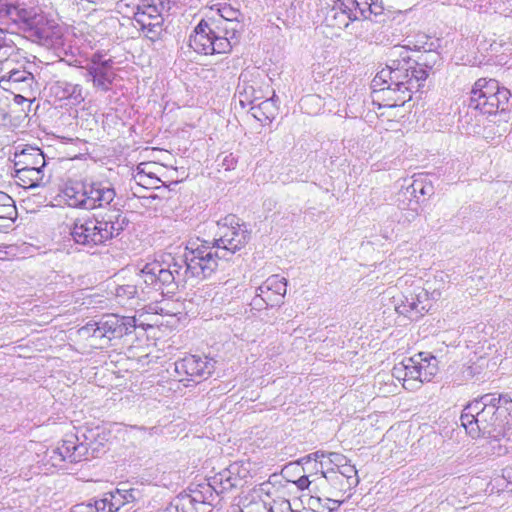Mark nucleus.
<instances>
[{"instance_id":"obj_1","label":"nucleus","mask_w":512,"mask_h":512,"mask_svg":"<svg viewBox=\"0 0 512 512\" xmlns=\"http://www.w3.org/2000/svg\"><path fill=\"white\" fill-rule=\"evenodd\" d=\"M218 230L213 241H189L183 256L170 262L147 263L140 271L142 282L162 295L175 294L190 278L206 279L219 267V261L245 247L250 232L236 215L229 214L217 222Z\"/></svg>"},{"instance_id":"obj_2","label":"nucleus","mask_w":512,"mask_h":512,"mask_svg":"<svg viewBox=\"0 0 512 512\" xmlns=\"http://www.w3.org/2000/svg\"><path fill=\"white\" fill-rule=\"evenodd\" d=\"M407 46H394L388 51L386 66L372 80L374 92H382L389 107L403 106L419 91L428 77L423 64L413 61ZM424 65L431 69L432 66Z\"/></svg>"},{"instance_id":"obj_3","label":"nucleus","mask_w":512,"mask_h":512,"mask_svg":"<svg viewBox=\"0 0 512 512\" xmlns=\"http://www.w3.org/2000/svg\"><path fill=\"white\" fill-rule=\"evenodd\" d=\"M512 400L505 395L485 394L470 402L461 414V423L473 438L499 442L507 436Z\"/></svg>"},{"instance_id":"obj_4","label":"nucleus","mask_w":512,"mask_h":512,"mask_svg":"<svg viewBox=\"0 0 512 512\" xmlns=\"http://www.w3.org/2000/svg\"><path fill=\"white\" fill-rule=\"evenodd\" d=\"M510 97L511 92L500 86L497 80L478 79L472 87L467 112L461 118L466 132L486 139L493 138L496 132L490 117L505 111Z\"/></svg>"},{"instance_id":"obj_5","label":"nucleus","mask_w":512,"mask_h":512,"mask_svg":"<svg viewBox=\"0 0 512 512\" xmlns=\"http://www.w3.org/2000/svg\"><path fill=\"white\" fill-rule=\"evenodd\" d=\"M237 482L230 470L222 471L210 482L199 483L190 487L189 493L176 496L164 512H210L217 496L236 487Z\"/></svg>"},{"instance_id":"obj_6","label":"nucleus","mask_w":512,"mask_h":512,"mask_svg":"<svg viewBox=\"0 0 512 512\" xmlns=\"http://www.w3.org/2000/svg\"><path fill=\"white\" fill-rule=\"evenodd\" d=\"M127 225V218L114 210L101 217L76 219L70 234L76 244L92 248L119 236Z\"/></svg>"},{"instance_id":"obj_7","label":"nucleus","mask_w":512,"mask_h":512,"mask_svg":"<svg viewBox=\"0 0 512 512\" xmlns=\"http://www.w3.org/2000/svg\"><path fill=\"white\" fill-rule=\"evenodd\" d=\"M68 206L85 210L113 208L116 210V191L108 181L84 180L72 182L63 190Z\"/></svg>"},{"instance_id":"obj_8","label":"nucleus","mask_w":512,"mask_h":512,"mask_svg":"<svg viewBox=\"0 0 512 512\" xmlns=\"http://www.w3.org/2000/svg\"><path fill=\"white\" fill-rule=\"evenodd\" d=\"M14 25H19L33 42L46 47L59 44L62 38L58 22L35 8H21Z\"/></svg>"},{"instance_id":"obj_9","label":"nucleus","mask_w":512,"mask_h":512,"mask_svg":"<svg viewBox=\"0 0 512 512\" xmlns=\"http://www.w3.org/2000/svg\"><path fill=\"white\" fill-rule=\"evenodd\" d=\"M438 372V360L435 356L421 352L393 367L392 375L403 381L406 390L414 391L424 382H430Z\"/></svg>"},{"instance_id":"obj_10","label":"nucleus","mask_w":512,"mask_h":512,"mask_svg":"<svg viewBox=\"0 0 512 512\" xmlns=\"http://www.w3.org/2000/svg\"><path fill=\"white\" fill-rule=\"evenodd\" d=\"M88 447L80 442L74 434H67L61 443L52 449H48L44 456L45 465L66 469V464H74L87 459Z\"/></svg>"},{"instance_id":"obj_11","label":"nucleus","mask_w":512,"mask_h":512,"mask_svg":"<svg viewBox=\"0 0 512 512\" xmlns=\"http://www.w3.org/2000/svg\"><path fill=\"white\" fill-rule=\"evenodd\" d=\"M189 45L194 51L204 55L227 53L231 50L229 41L217 39V36L212 35L206 20H201L195 27L189 38Z\"/></svg>"},{"instance_id":"obj_12","label":"nucleus","mask_w":512,"mask_h":512,"mask_svg":"<svg viewBox=\"0 0 512 512\" xmlns=\"http://www.w3.org/2000/svg\"><path fill=\"white\" fill-rule=\"evenodd\" d=\"M392 299L395 311L410 319L422 316L431 307L428 292L420 286L414 287L406 294L401 293L398 296H393Z\"/></svg>"},{"instance_id":"obj_13","label":"nucleus","mask_w":512,"mask_h":512,"mask_svg":"<svg viewBox=\"0 0 512 512\" xmlns=\"http://www.w3.org/2000/svg\"><path fill=\"white\" fill-rule=\"evenodd\" d=\"M214 362L206 357L188 355L174 363V371L179 382H199L212 374Z\"/></svg>"},{"instance_id":"obj_14","label":"nucleus","mask_w":512,"mask_h":512,"mask_svg":"<svg viewBox=\"0 0 512 512\" xmlns=\"http://www.w3.org/2000/svg\"><path fill=\"white\" fill-rule=\"evenodd\" d=\"M133 19L135 26L145 32L147 38L152 41L159 39L163 31L164 18L157 5L143 1L137 5Z\"/></svg>"},{"instance_id":"obj_15","label":"nucleus","mask_w":512,"mask_h":512,"mask_svg":"<svg viewBox=\"0 0 512 512\" xmlns=\"http://www.w3.org/2000/svg\"><path fill=\"white\" fill-rule=\"evenodd\" d=\"M98 325L102 338L111 340L131 333L137 327V321L135 317L107 314L101 317Z\"/></svg>"},{"instance_id":"obj_16","label":"nucleus","mask_w":512,"mask_h":512,"mask_svg":"<svg viewBox=\"0 0 512 512\" xmlns=\"http://www.w3.org/2000/svg\"><path fill=\"white\" fill-rule=\"evenodd\" d=\"M35 83L33 74L24 68H13L0 77V88L12 94L32 95Z\"/></svg>"},{"instance_id":"obj_17","label":"nucleus","mask_w":512,"mask_h":512,"mask_svg":"<svg viewBox=\"0 0 512 512\" xmlns=\"http://www.w3.org/2000/svg\"><path fill=\"white\" fill-rule=\"evenodd\" d=\"M416 187L402 188L396 196L397 208L401 212L399 221L412 222L420 213L419 197L416 195Z\"/></svg>"},{"instance_id":"obj_18","label":"nucleus","mask_w":512,"mask_h":512,"mask_svg":"<svg viewBox=\"0 0 512 512\" xmlns=\"http://www.w3.org/2000/svg\"><path fill=\"white\" fill-rule=\"evenodd\" d=\"M85 70V80L91 82L93 88L96 91L108 92L111 90L113 82L116 78L113 65L104 66L103 64H97L92 67H83Z\"/></svg>"},{"instance_id":"obj_19","label":"nucleus","mask_w":512,"mask_h":512,"mask_svg":"<svg viewBox=\"0 0 512 512\" xmlns=\"http://www.w3.org/2000/svg\"><path fill=\"white\" fill-rule=\"evenodd\" d=\"M263 293L271 308L279 307L284 303V297L287 291V280L280 275H271L258 288Z\"/></svg>"},{"instance_id":"obj_20","label":"nucleus","mask_w":512,"mask_h":512,"mask_svg":"<svg viewBox=\"0 0 512 512\" xmlns=\"http://www.w3.org/2000/svg\"><path fill=\"white\" fill-rule=\"evenodd\" d=\"M13 162L15 168L43 169L46 166V160L42 150L33 146H25L20 151H16Z\"/></svg>"},{"instance_id":"obj_21","label":"nucleus","mask_w":512,"mask_h":512,"mask_svg":"<svg viewBox=\"0 0 512 512\" xmlns=\"http://www.w3.org/2000/svg\"><path fill=\"white\" fill-rule=\"evenodd\" d=\"M237 95L242 107L255 105V102L264 98L261 89L256 87V82L248 79V73H241L237 86Z\"/></svg>"},{"instance_id":"obj_22","label":"nucleus","mask_w":512,"mask_h":512,"mask_svg":"<svg viewBox=\"0 0 512 512\" xmlns=\"http://www.w3.org/2000/svg\"><path fill=\"white\" fill-rule=\"evenodd\" d=\"M52 90L60 100H68L73 105H78L85 100L84 90L80 84L59 80L54 83Z\"/></svg>"},{"instance_id":"obj_23","label":"nucleus","mask_w":512,"mask_h":512,"mask_svg":"<svg viewBox=\"0 0 512 512\" xmlns=\"http://www.w3.org/2000/svg\"><path fill=\"white\" fill-rule=\"evenodd\" d=\"M17 219L14 200L5 192L0 191V232L12 227Z\"/></svg>"},{"instance_id":"obj_24","label":"nucleus","mask_w":512,"mask_h":512,"mask_svg":"<svg viewBox=\"0 0 512 512\" xmlns=\"http://www.w3.org/2000/svg\"><path fill=\"white\" fill-rule=\"evenodd\" d=\"M13 177L25 188H36L44 185L43 169L39 168H15Z\"/></svg>"},{"instance_id":"obj_25","label":"nucleus","mask_w":512,"mask_h":512,"mask_svg":"<svg viewBox=\"0 0 512 512\" xmlns=\"http://www.w3.org/2000/svg\"><path fill=\"white\" fill-rule=\"evenodd\" d=\"M208 26L212 30V35L217 36V39H224L229 41L232 46V42H237L238 25L224 24L221 19L209 18Z\"/></svg>"},{"instance_id":"obj_26","label":"nucleus","mask_w":512,"mask_h":512,"mask_svg":"<svg viewBox=\"0 0 512 512\" xmlns=\"http://www.w3.org/2000/svg\"><path fill=\"white\" fill-rule=\"evenodd\" d=\"M322 477L330 484L335 493L347 494V498L351 497L352 490L357 485H350V480L341 476L335 469L322 471Z\"/></svg>"},{"instance_id":"obj_27","label":"nucleus","mask_w":512,"mask_h":512,"mask_svg":"<svg viewBox=\"0 0 512 512\" xmlns=\"http://www.w3.org/2000/svg\"><path fill=\"white\" fill-rule=\"evenodd\" d=\"M20 7L9 3L7 0H0V32H7L16 23Z\"/></svg>"},{"instance_id":"obj_28","label":"nucleus","mask_w":512,"mask_h":512,"mask_svg":"<svg viewBox=\"0 0 512 512\" xmlns=\"http://www.w3.org/2000/svg\"><path fill=\"white\" fill-rule=\"evenodd\" d=\"M352 21V16L343 10H339L335 3L324 18L326 26L338 29L347 28Z\"/></svg>"},{"instance_id":"obj_29","label":"nucleus","mask_w":512,"mask_h":512,"mask_svg":"<svg viewBox=\"0 0 512 512\" xmlns=\"http://www.w3.org/2000/svg\"><path fill=\"white\" fill-rule=\"evenodd\" d=\"M278 97L275 95L273 91V95L270 98H266L261 101L259 104H255L251 106V110L255 111L253 115L260 119V116H263L266 119H273L277 114V105Z\"/></svg>"},{"instance_id":"obj_30","label":"nucleus","mask_w":512,"mask_h":512,"mask_svg":"<svg viewBox=\"0 0 512 512\" xmlns=\"http://www.w3.org/2000/svg\"><path fill=\"white\" fill-rule=\"evenodd\" d=\"M215 7L217 10L218 19H221V21L224 24L240 26V19L242 17V13L240 12L239 9H236L226 3L215 5Z\"/></svg>"},{"instance_id":"obj_31","label":"nucleus","mask_w":512,"mask_h":512,"mask_svg":"<svg viewBox=\"0 0 512 512\" xmlns=\"http://www.w3.org/2000/svg\"><path fill=\"white\" fill-rule=\"evenodd\" d=\"M137 184L144 188H158L161 180L158 177H149V175L140 166L137 168V173L134 176Z\"/></svg>"},{"instance_id":"obj_32","label":"nucleus","mask_w":512,"mask_h":512,"mask_svg":"<svg viewBox=\"0 0 512 512\" xmlns=\"http://www.w3.org/2000/svg\"><path fill=\"white\" fill-rule=\"evenodd\" d=\"M334 3L339 7V10H343L351 15L352 20L362 19L363 12L355 10L357 5H359L358 0H338L334 1Z\"/></svg>"},{"instance_id":"obj_33","label":"nucleus","mask_w":512,"mask_h":512,"mask_svg":"<svg viewBox=\"0 0 512 512\" xmlns=\"http://www.w3.org/2000/svg\"><path fill=\"white\" fill-rule=\"evenodd\" d=\"M341 476H344L345 478L350 480V485H358L359 484V477H358V471L355 468L354 465H352L349 462L341 466L338 470H336Z\"/></svg>"},{"instance_id":"obj_34","label":"nucleus","mask_w":512,"mask_h":512,"mask_svg":"<svg viewBox=\"0 0 512 512\" xmlns=\"http://www.w3.org/2000/svg\"><path fill=\"white\" fill-rule=\"evenodd\" d=\"M305 503L307 505V509L311 512H331V509L327 508L324 498L308 496Z\"/></svg>"},{"instance_id":"obj_35","label":"nucleus","mask_w":512,"mask_h":512,"mask_svg":"<svg viewBox=\"0 0 512 512\" xmlns=\"http://www.w3.org/2000/svg\"><path fill=\"white\" fill-rule=\"evenodd\" d=\"M104 494L105 497H107L109 509H111L112 512H117L121 507L125 505L120 489H116L115 491L107 492Z\"/></svg>"},{"instance_id":"obj_36","label":"nucleus","mask_w":512,"mask_h":512,"mask_svg":"<svg viewBox=\"0 0 512 512\" xmlns=\"http://www.w3.org/2000/svg\"><path fill=\"white\" fill-rule=\"evenodd\" d=\"M347 462H349V459L345 455L338 453V452H329L327 455L326 470L334 469L333 467H336L338 470L341 466H343Z\"/></svg>"},{"instance_id":"obj_37","label":"nucleus","mask_w":512,"mask_h":512,"mask_svg":"<svg viewBox=\"0 0 512 512\" xmlns=\"http://www.w3.org/2000/svg\"><path fill=\"white\" fill-rule=\"evenodd\" d=\"M84 335H88L95 338H102L100 325H98V321H90L85 326H83L80 330Z\"/></svg>"},{"instance_id":"obj_38","label":"nucleus","mask_w":512,"mask_h":512,"mask_svg":"<svg viewBox=\"0 0 512 512\" xmlns=\"http://www.w3.org/2000/svg\"><path fill=\"white\" fill-rule=\"evenodd\" d=\"M293 509L287 499L274 500L270 505L269 512H291Z\"/></svg>"},{"instance_id":"obj_39","label":"nucleus","mask_w":512,"mask_h":512,"mask_svg":"<svg viewBox=\"0 0 512 512\" xmlns=\"http://www.w3.org/2000/svg\"><path fill=\"white\" fill-rule=\"evenodd\" d=\"M90 505L93 508L92 512H112L111 509H109V504L107 497H105V494L99 499H93L90 501Z\"/></svg>"},{"instance_id":"obj_40","label":"nucleus","mask_w":512,"mask_h":512,"mask_svg":"<svg viewBox=\"0 0 512 512\" xmlns=\"http://www.w3.org/2000/svg\"><path fill=\"white\" fill-rule=\"evenodd\" d=\"M97 64H103L104 66H107V65H110V64H114L113 60L111 58H104V56L102 54H100L99 52H96L94 53L91 58L89 59V61L87 62L86 66L85 67H92V66H96Z\"/></svg>"},{"instance_id":"obj_41","label":"nucleus","mask_w":512,"mask_h":512,"mask_svg":"<svg viewBox=\"0 0 512 512\" xmlns=\"http://www.w3.org/2000/svg\"><path fill=\"white\" fill-rule=\"evenodd\" d=\"M368 10V19H372V16L375 17V21H378L377 17L383 14V6L379 4L377 0H370V6L367 7Z\"/></svg>"},{"instance_id":"obj_42","label":"nucleus","mask_w":512,"mask_h":512,"mask_svg":"<svg viewBox=\"0 0 512 512\" xmlns=\"http://www.w3.org/2000/svg\"><path fill=\"white\" fill-rule=\"evenodd\" d=\"M136 293H137V289H136V286H134V285H123V286H119L116 289L117 297L133 298Z\"/></svg>"},{"instance_id":"obj_43","label":"nucleus","mask_w":512,"mask_h":512,"mask_svg":"<svg viewBox=\"0 0 512 512\" xmlns=\"http://www.w3.org/2000/svg\"><path fill=\"white\" fill-rule=\"evenodd\" d=\"M329 452L326 451H316L314 453H311L309 455V459H313L314 461L318 462L321 467V472L326 471L327 467V455Z\"/></svg>"},{"instance_id":"obj_44","label":"nucleus","mask_w":512,"mask_h":512,"mask_svg":"<svg viewBox=\"0 0 512 512\" xmlns=\"http://www.w3.org/2000/svg\"><path fill=\"white\" fill-rule=\"evenodd\" d=\"M261 295H263V293H261L260 291H258L256 289V295L252 299L251 304H250L253 309L262 310L264 308L270 307L268 302L266 301L265 297H263Z\"/></svg>"},{"instance_id":"obj_45","label":"nucleus","mask_w":512,"mask_h":512,"mask_svg":"<svg viewBox=\"0 0 512 512\" xmlns=\"http://www.w3.org/2000/svg\"><path fill=\"white\" fill-rule=\"evenodd\" d=\"M120 491L125 505L134 502L139 495V491L136 489H120Z\"/></svg>"},{"instance_id":"obj_46","label":"nucleus","mask_w":512,"mask_h":512,"mask_svg":"<svg viewBox=\"0 0 512 512\" xmlns=\"http://www.w3.org/2000/svg\"><path fill=\"white\" fill-rule=\"evenodd\" d=\"M359 5H357V11L363 12L362 19H368V10L367 7L370 6V0H358Z\"/></svg>"},{"instance_id":"obj_47","label":"nucleus","mask_w":512,"mask_h":512,"mask_svg":"<svg viewBox=\"0 0 512 512\" xmlns=\"http://www.w3.org/2000/svg\"><path fill=\"white\" fill-rule=\"evenodd\" d=\"M325 504L327 505L328 509H331V512L336 511L340 505L343 503V500L338 499H331V498H324Z\"/></svg>"},{"instance_id":"obj_48","label":"nucleus","mask_w":512,"mask_h":512,"mask_svg":"<svg viewBox=\"0 0 512 512\" xmlns=\"http://www.w3.org/2000/svg\"><path fill=\"white\" fill-rule=\"evenodd\" d=\"M93 508L90 505V502L88 503H80L72 507L70 512H92Z\"/></svg>"},{"instance_id":"obj_49","label":"nucleus","mask_w":512,"mask_h":512,"mask_svg":"<svg viewBox=\"0 0 512 512\" xmlns=\"http://www.w3.org/2000/svg\"><path fill=\"white\" fill-rule=\"evenodd\" d=\"M236 164L235 158L230 155H226L223 159L222 166L225 167L226 170L233 169Z\"/></svg>"},{"instance_id":"obj_50","label":"nucleus","mask_w":512,"mask_h":512,"mask_svg":"<svg viewBox=\"0 0 512 512\" xmlns=\"http://www.w3.org/2000/svg\"><path fill=\"white\" fill-rule=\"evenodd\" d=\"M310 480L308 479V476H301L297 481H295L296 486L300 490L307 489L310 485Z\"/></svg>"},{"instance_id":"obj_51","label":"nucleus","mask_w":512,"mask_h":512,"mask_svg":"<svg viewBox=\"0 0 512 512\" xmlns=\"http://www.w3.org/2000/svg\"><path fill=\"white\" fill-rule=\"evenodd\" d=\"M8 49H10V47L8 45L0 42V61L2 59H4L6 65L8 64V62H7Z\"/></svg>"},{"instance_id":"obj_52","label":"nucleus","mask_w":512,"mask_h":512,"mask_svg":"<svg viewBox=\"0 0 512 512\" xmlns=\"http://www.w3.org/2000/svg\"><path fill=\"white\" fill-rule=\"evenodd\" d=\"M30 95L24 94L22 92H16L14 94V102L17 104H22L25 101H28V97Z\"/></svg>"},{"instance_id":"obj_53","label":"nucleus","mask_w":512,"mask_h":512,"mask_svg":"<svg viewBox=\"0 0 512 512\" xmlns=\"http://www.w3.org/2000/svg\"><path fill=\"white\" fill-rule=\"evenodd\" d=\"M409 186H414V187H417L415 188L416 190V194L417 193H420L421 195H425L427 194V191L425 190V187L423 186V184L419 181H413Z\"/></svg>"},{"instance_id":"obj_54","label":"nucleus","mask_w":512,"mask_h":512,"mask_svg":"<svg viewBox=\"0 0 512 512\" xmlns=\"http://www.w3.org/2000/svg\"><path fill=\"white\" fill-rule=\"evenodd\" d=\"M433 43H430L429 45L427 43H424L421 46L415 45V50H424L425 52H431L433 50Z\"/></svg>"},{"instance_id":"obj_55","label":"nucleus","mask_w":512,"mask_h":512,"mask_svg":"<svg viewBox=\"0 0 512 512\" xmlns=\"http://www.w3.org/2000/svg\"><path fill=\"white\" fill-rule=\"evenodd\" d=\"M318 97L314 96V95H309V96H306L304 98H302L301 102H302V105H306L307 103H310V102H313V101H318Z\"/></svg>"},{"instance_id":"obj_56","label":"nucleus","mask_w":512,"mask_h":512,"mask_svg":"<svg viewBox=\"0 0 512 512\" xmlns=\"http://www.w3.org/2000/svg\"><path fill=\"white\" fill-rule=\"evenodd\" d=\"M506 451H507V448H506V447H504V448H503L501 445H499V446H498V452H497V454H498V455H501L502 453H506Z\"/></svg>"},{"instance_id":"obj_57","label":"nucleus","mask_w":512,"mask_h":512,"mask_svg":"<svg viewBox=\"0 0 512 512\" xmlns=\"http://www.w3.org/2000/svg\"><path fill=\"white\" fill-rule=\"evenodd\" d=\"M90 3L97 4L100 0H87Z\"/></svg>"},{"instance_id":"obj_58","label":"nucleus","mask_w":512,"mask_h":512,"mask_svg":"<svg viewBox=\"0 0 512 512\" xmlns=\"http://www.w3.org/2000/svg\"><path fill=\"white\" fill-rule=\"evenodd\" d=\"M149 175V177H156L154 174L152 173H147Z\"/></svg>"}]
</instances>
